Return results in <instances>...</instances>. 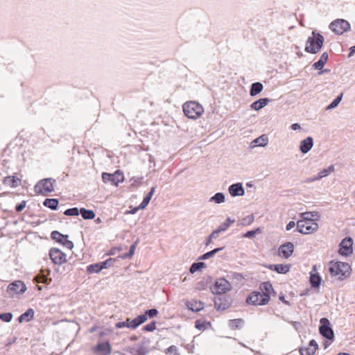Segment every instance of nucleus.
I'll return each mask as SVG.
<instances>
[{"label": "nucleus", "mask_w": 355, "mask_h": 355, "mask_svg": "<svg viewBox=\"0 0 355 355\" xmlns=\"http://www.w3.org/2000/svg\"><path fill=\"white\" fill-rule=\"evenodd\" d=\"M324 42L323 35L314 30L311 33V36L309 37L306 42L304 50L307 53L315 54L322 49Z\"/></svg>", "instance_id": "obj_1"}, {"label": "nucleus", "mask_w": 355, "mask_h": 355, "mask_svg": "<svg viewBox=\"0 0 355 355\" xmlns=\"http://www.w3.org/2000/svg\"><path fill=\"white\" fill-rule=\"evenodd\" d=\"M329 271L332 276H338V279L343 280L349 277L351 266L346 262L331 261Z\"/></svg>", "instance_id": "obj_2"}, {"label": "nucleus", "mask_w": 355, "mask_h": 355, "mask_svg": "<svg viewBox=\"0 0 355 355\" xmlns=\"http://www.w3.org/2000/svg\"><path fill=\"white\" fill-rule=\"evenodd\" d=\"M182 108L184 115L191 119L199 118L204 112L202 106L196 101H189L184 103Z\"/></svg>", "instance_id": "obj_3"}, {"label": "nucleus", "mask_w": 355, "mask_h": 355, "mask_svg": "<svg viewBox=\"0 0 355 355\" xmlns=\"http://www.w3.org/2000/svg\"><path fill=\"white\" fill-rule=\"evenodd\" d=\"M56 180L52 178L42 179L37 182L34 187L36 193L46 196L54 190Z\"/></svg>", "instance_id": "obj_4"}, {"label": "nucleus", "mask_w": 355, "mask_h": 355, "mask_svg": "<svg viewBox=\"0 0 355 355\" xmlns=\"http://www.w3.org/2000/svg\"><path fill=\"white\" fill-rule=\"evenodd\" d=\"M329 28L335 34L341 35L350 31L351 25L344 19H336L330 23Z\"/></svg>", "instance_id": "obj_5"}, {"label": "nucleus", "mask_w": 355, "mask_h": 355, "mask_svg": "<svg viewBox=\"0 0 355 355\" xmlns=\"http://www.w3.org/2000/svg\"><path fill=\"white\" fill-rule=\"evenodd\" d=\"M270 300V297L268 295H262L260 291H253L249 294L246 298V303L252 305H266Z\"/></svg>", "instance_id": "obj_6"}, {"label": "nucleus", "mask_w": 355, "mask_h": 355, "mask_svg": "<svg viewBox=\"0 0 355 355\" xmlns=\"http://www.w3.org/2000/svg\"><path fill=\"white\" fill-rule=\"evenodd\" d=\"M319 332L322 336L331 342L334 340V333L331 323L327 318H322L320 320Z\"/></svg>", "instance_id": "obj_7"}, {"label": "nucleus", "mask_w": 355, "mask_h": 355, "mask_svg": "<svg viewBox=\"0 0 355 355\" xmlns=\"http://www.w3.org/2000/svg\"><path fill=\"white\" fill-rule=\"evenodd\" d=\"M230 283L225 278L217 279L215 283L210 286L211 293L214 295H223L231 290Z\"/></svg>", "instance_id": "obj_8"}, {"label": "nucleus", "mask_w": 355, "mask_h": 355, "mask_svg": "<svg viewBox=\"0 0 355 355\" xmlns=\"http://www.w3.org/2000/svg\"><path fill=\"white\" fill-rule=\"evenodd\" d=\"M296 230L301 234H308L316 231L318 228V225L314 220H298L296 223Z\"/></svg>", "instance_id": "obj_9"}, {"label": "nucleus", "mask_w": 355, "mask_h": 355, "mask_svg": "<svg viewBox=\"0 0 355 355\" xmlns=\"http://www.w3.org/2000/svg\"><path fill=\"white\" fill-rule=\"evenodd\" d=\"M214 308L217 311H225L232 304V299L227 295H218L214 299Z\"/></svg>", "instance_id": "obj_10"}, {"label": "nucleus", "mask_w": 355, "mask_h": 355, "mask_svg": "<svg viewBox=\"0 0 355 355\" xmlns=\"http://www.w3.org/2000/svg\"><path fill=\"white\" fill-rule=\"evenodd\" d=\"M103 182H110L112 185L118 186L119 183L124 180L123 173L121 170H116L114 173L104 172L102 173Z\"/></svg>", "instance_id": "obj_11"}, {"label": "nucleus", "mask_w": 355, "mask_h": 355, "mask_svg": "<svg viewBox=\"0 0 355 355\" xmlns=\"http://www.w3.org/2000/svg\"><path fill=\"white\" fill-rule=\"evenodd\" d=\"M26 291V284L20 280L15 281L8 284L6 292L10 297L24 293Z\"/></svg>", "instance_id": "obj_12"}, {"label": "nucleus", "mask_w": 355, "mask_h": 355, "mask_svg": "<svg viewBox=\"0 0 355 355\" xmlns=\"http://www.w3.org/2000/svg\"><path fill=\"white\" fill-rule=\"evenodd\" d=\"M49 257L52 262L56 265H62L67 261V255L60 249L52 248L49 250Z\"/></svg>", "instance_id": "obj_13"}, {"label": "nucleus", "mask_w": 355, "mask_h": 355, "mask_svg": "<svg viewBox=\"0 0 355 355\" xmlns=\"http://www.w3.org/2000/svg\"><path fill=\"white\" fill-rule=\"evenodd\" d=\"M353 240L351 237H345L339 244L338 253L344 257H348L353 252Z\"/></svg>", "instance_id": "obj_14"}, {"label": "nucleus", "mask_w": 355, "mask_h": 355, "mask_svg": "<svg viewBox=\"0 0 355 355\" xmlns=\"http://www.w3.org/2000/svg\"><path fill=\"white\" fill-rule=\"evenodd\" d=\"M294 251V245L291 242H286L281 245L278 249V255L284 258H289Z\"/></svg>", "instance_id": "obj_15"}, {"label": "nucleus", "mask_w": 355, "mask_h": 355, "mask_svg": "<svg viewBox=\"0 0 355 355\" xmlns=\"http://www.w3.org/2000/svg\"><path fill=\"white\" fill-rule=\"evenodd\" d=\"M93 352L100 355H110L112 352V347L108 341L98 343L93 347Z\"/></svg>", "instance_id": "obj_16"}, {"label": "nucleus", "mask_w": 355, "mask_h": 355, "mask_svg": "<svg viewBox=\"0 0 355 355\" xmlns=\"http://www.w3.org/2000/svg\"><path fill=\"white\" fill-rule=\"evenodd\" d=\"M150 340L147 338H144L141 342L139 344L138 348L135 350V354L133 355H146L150 352Z\"/></svg>", "instance_id": "obj_17"}, {"label": "nucleus", "mask_w": 355, "mask_h": 355, "mask_svg": "<svg viewBox=\"0 0 355 355\" xmlns=\"http://www.w3.org/2000/svg\"><path fill=\"white\" fill-rule=\"evenodd\" d=\"M318 348L317 342L312 339L309 341L307 347H302L299 349L300 355H313Z\"/></svg>", "instance_id": "obj_18"}, {"label": "nucleus", "mask_w": 355, "mask_h": 355, "mask_svg": "<svg viewBox=\"0 0 355 355\" xmlns=\"http://www.w3.org/2000/svg\"><path fill=\"white\" fill-rule=\"evenodd\" d=\"M228 191L232 197L243 196L245 194L244 188L241 182L231 184L228 188Z\"/></svg>", "instance_id": "obj_19"}, {"label": "nucleus", "mask_w": 355, "mask_h": 355, "mask_svg": "<svg viewBox=\"0 0 355 355\" xmlns=\"http://www.w3.org/2000/svg\"><path fill=\"white\" fill-rule=\"evenodd\" d=\"M313 146V139L311 137H307L301 141L300 144V150L303 154L307 153L311 150Z\"/></svg>", "instance_id": "obj_20"}, {"label": "nucleus", "mask_w": 355, "mask_h": 355, "mask_svg": "<svg viewBox=\"0 0 355 355\" xmlns=\"http://www.w3.org/2000/svg\"><path fill=\"white\" fill-rule=\"evenodd\" d=\"M270 101H272V99L268 98H259L251 103L250 108L253 110L259 111L266 106Z\"/></svg>", "instance_id": "obj_21"}, {"label": "nucleus", "mask_w": 355, "mask_h": 355, "mask_svg": "<svg viewBox=\"0 0 355 355\" xmlns=\"http://www.w3.org/2000/svg\"><path fill=\"white\" fill-rule=\"evenodd\" d=\"M268 269L279 274H286L291 268L289 264H270L266 266Z\"/></svg>", "instance_id": "obj_22"}, {"label": "nucleus", "mask_w": 355, "mask_h": 355, "mask_svg": "<svg viewBox=\"0 0 355 355\" xmlns=\"http://www.w3.org/2000/svg\"><path fill=\"white\" fill-rule=\"evenodd\" d=\"M2 182L4 185L10 186L12 188H15L21 184V180L15 175L5 177Z\"/></svg>", "instance_id": "obj_23"}, {"label": "nucleus", "mask_w": 355, "mask_h": 355, "mask_svg": "<svg viewBox=\"0 0 355 355\" xmlns=\"http://www.w3.org/2000/svg\"><path fill=\"white\" fill-rule=\"evenodd\" d=\"M186 306L188 309L193 312H198L204 309V303L201 301H187L186 302Z\"/></svg>", "instance_id": "obj_24"}, {"label": "nucleus", "mask_w": 355, "mask_h": 355, "mask_svg": "<svg viewBox=\"0 0 355 355\" xmlns=\"http://www.w3.org/2000/svg\"><path fill=\"white\" fill-rule=\"evenodd\" d=\"M328 58V53L327 52L322 53V55H320V59L313 64L312 67L314 69L321 70L327 63Z\"/></svg>", "instance_id": "obj_25"}, {"label": "nucleus", "mask_w": 355, "mask_h": 355, "mask_svg": "<svg viewBox=\"0 0 355 355\" xmlns=\"http://www.w3.org/2000/svg\"><path fill=\"white\" fill-rule=\"evenodd\" d=\"M35 311L33 309H28L24 313L21 314L17 320L21 323L23 322H30L34 318Z\"/></svg>", "instance_id": "obj_26"}, {"label": "nucleus", "mask_w": 355, "mask_h": 355, "mask_svg": "<svg viewBox=\"0 0 355 355\" xmlns=\"http://www.w3.org/2000/svg\"><path fill=\"white\" fill-rule=\"evenodd\" d=\"M263 89V85L261 83H260V82L253 83L250 85V95L251 96H256L257 95H258L259 94H260L262 92Z\"/></svg>", "instance_id": "obj_27"}, {"label": "nucleus", "mask_w": 355, "mask_h": 355, "mask_svg": "<svg viewBox=\"0 0 355 355\" xmlns=\"http://www.w3.org/2000/svg\"><path fill=\"white\" fill-rule=\"evenodd\" d=\"M259 289L261 290L260 293L262 295H268L270 297V293L274 292V289L272 288V285L270 282H264L260 284Z\"/></svg>", "instance_id": "obj_28"}, {"label": "nucleus", "mask_w": 355, "mask_h": 355, "mask_svg": "<svg viewBox=\"0 0 355 355\" xmlns=\"http://www.w3.org/2000/svg\"><path fill=\"white\" fill-rule=\"evenodd\" d=\"M59 201L57 198H46L43 202V205L51 210H57Z\"/></svg>", "instance_id": "obj_29"}, {"label": "nucleus", "mask_w": 355, "mask_h": 355, "mask_svg": "<svg viewBox=\"0 0 355 355\" xmlns=\"http://www.w3.org/2000/svg\"><path fill=\"white\" fill-rule=\"evenodd\" d=\"M244 320L241 318L230 320L228 326L231 329H240L244 325Z\"/></svg>", "instance_id": "obj_30"}, {"label": "nucleus", "mask_w": 355, "mask_h": 355, "mask_svg": "<svg viewBox=\"0 0 355 355\" xmlns=\"http://www.w3.org/2000/svg\"><path fill=\"white\" fill-rule=\"evenodd\" d=\"M146 321V318H145L144 315H142V314L139 315L137 316L135 318H134L132 320L131 319V322H130L131 324L130 329H135L139 325H141Z\"/></svg>", "instance_id": "obj_31"}, {"label": "nucleus", "mask_w": 355, "mask_h": 355, "mask_svg": "<svg viewBox=\"0 0 355 355\" xmlns=\"http://www.w3.org/2000/svg\"><path fill=\"white\" fill-rule=\"evenodd\" d=\"M79 214L81 215L84 220H92L95 218V212L92 209H87L85 208H80Z\"/></svg>", "instance_id": "obj_32"}, {"label": "nucleus", "mask_w": 355, "mask_h": 355, "mask_svg": "<svg viewBox=\"0 0 355 355\" xmlns=\"http://www.w3.org/2000/svg\"><path fill=\"white\" fill-rule=\"evenodd\" d=\"M67 234H63L57 230H54L51 233V238L57 243H62L65 239H68Z\"/></svg>", "instance_id": "obj_33"}, {"label": "nucleus", "mask_w": 355, "mask_h": 355, "mask_svg": "<svg viewBox=\"0 0 355 355\" xmlns=\"http://www.w3.org/2000/svg\"><path fill=\"white\" fill-rule=\"evenodd\" d=\"M321 277L318 273H310V284L313 288H318L321 284Z\"/></svg>", "instance_id": "obj_34"}, {"label": "nucleus", "mask_w": 355, "mask_h": 355, "mask_svg": "<svg viewBox=\"0 0 355 355\" xmlns=\"http://www.w3.org/2000/svg\"><path fill=\"white\" fill-rule=\"evenodd\" d=\"M155 187H152L150 188V191L146 194V196L144 198L142 202L140 203V207H144L145 209L148 206L152 198L153 195L155 191Z\"/></svg>", "instance_id": "obj_35"}, {"label": "nucleus", "mask_w": 355, "mask_h": 355, "mask_svg": "<svg viewBox=\"0 0 355 355\" xmlns=\"http://www.w3.org/2000/svg\"><path fill=\"white\" fill-rule=\"evenodd\" d=\"M224 249V247H221V248H215L209 252H207L205 254H203L202 255H201L200 257H198V260H206V259H208L212 257H214L216 253H218V252L223 250Z\"/></svg>", "instance_id": "obj_36"}, {"label": "nucleus", "mask_w": 355, "mask_h": 355, "mask_svg": "<svg viewBox=\"0 0 355 355\" xmlns=\"http://www.w3.org/2000/svg\"><path fill=\"white\" fill-rule=\"evenodd\" d=\"M252 143H254V146H256L264 147L268 143V138L267 135H262L261 136H260L258 138L255 139L252 141Z\"/></svg>", "instance_id": "obj_37"}, {"label": "nucleus", "mask_w": 355, "mask_h": 355, "mask_svg": "<svg viewBox=\"0 0 355 355\" xmlns=\"http://www.w3.org/2000/svg\"><path fill=\"white\" fill-rule=\"evenodd\" d=\"M102 270L103 268L101 267V264H100V262L94 264H90L87 267V272L89 274L98 273Z\"/></svg>", "instance_id": "obj_38"}, {"label": "nucleus", "mask_w": 355, "mask_h": 355, "mask_svg": "<svg viewBox=\"0 0 355 355\" xmlns=\"http://www.w3.org/2000/svg\"><path fill=\"white\" fill-rule=\"evenodd\" d=\"M234 219H232L230 217H228L225 222L218 227L217 229L220 230V232H225L231 226V225L234 223Z\"/></svg>", "instance_id": "obj_39"}, {"label": "nucleus", "mask_w": 355, "mask_h": 355, "mask_svg": "<svg viewBox=\"0 0 355 355\" xmlns=\"http://www.w3.org/2000/svg\"><path fill=\"white\" fill-rule=\"evenodd\" d=\"M225 200V196L223 193L218 192L215 193L212 197L210 198V202H214L216 204H220L224 202Z\"/></svg>", "instance_id": "obj_40"}, {"label": "nucleus", "mask_w": 355, "mask_h": 355, "mask_svg": "<svg viewBox=\"0 0 355 355\" xmlns=\"http://www.w3.org/2000/svg\"><path fill=\"white\" fill-rule=\"evenodd\" d=\"M206 266L205 263L202 261L194 262L191 264L189 268V272L191 274L204 268Z\"/></svg>", "instance_id": "obj_41"}, {"label": "nucleus", "mask_w": 355, "mask_h": 355, "mask_svg": "<svg viewBox=\"0 0 355 355\" xmlns=\"http://www.w3.org/2000/svg\"><path fill=\"white\" fill-rule=\"evenodd\" d=\"M334 170H335L334 166L331 164L329 166H328L327 168H324L322 171H320L318 173V178H319L320 180L324 177H327L331 172L334 171Z\"/></svg>", "instance_id": "obj_42"}, {"label": "nucleus", "mask_w": 355, "mask_h": 355, "mask_svg": "<svg viewBox=\"0 0 355 355\" xmlns=\"http://www.w3.org/2000/svg\"><path fill=\"white\" fill-rule=\"evenodd\" d=\"M208 327H211L210 322L202 321L201 320H197L195 322V327L200 331H204L207 329Z\"/></svg>", "instance_id": "obj_43"}, {"label": "nucleus", "mask_w": 355, "mask_h": 355, "mask_svg": "<svg viewBox=\"0 0 355 355\" xmlns=\"http://www.w3.org/2000/svg\"><path fill=\"white\" fill-rule=\"evenodd\" d=\"M137 243L138 241H135L133 244L130 245L128 252L119 256V257L123 259L131 258L135 254V248Z\"/></svg>", "instance_id": "obj_44"}, {"label": "nucleus", "mask_w": 355, "mask_h": 355, "mask_svg": "<svg viewBox=\"0 0 355 355\" xmlns=\"http://www.w3.org/2000/svg\"><path fill=\"white\" fill-rule=\"evenodd\" d=\"M158 313H159V312H158L157 309L153 308V309H147L146 311H145L144 313L142 314V315H144L147 320L148 318H153L156 317L158 315Z\"/></svg>", "instance_id": "obj_45"}, {"label": "nucleus", "mask_w": 355, "mask_h": 355, "mask_svg": "<svg viewBox=\"0 0 355 355\" xmlns=\"http://www.w3.org/2000/svg\"><path fill=\"white\" fill-rule=\"evenodd\" d=\"M343 98V94L338 95L327 107V110H332L338 106Z\"/></svg>", "instance_id": "obj_46"}, {"label": "nucleus", "mask_w": 355, "mask_h": 355, "mask_svg": "<svg viewBox=\"0 0 355 355\" xmlns=\"http://www.w3.org/2000/svg\"><path fill=\"white\" fill-rule=\"evenodd\" d=\"M80 209L78 207H73L66 209L64 214L68 216H75L79 215Z\"/></svg>", "instance_id": "obj_47"}, {"label": "nucleus", "mask_w": 355, "mask_h": 355, "mask_svg": "<svg viewBox=\"0 0 355 355\" xmlns=\"http://www.w3.org/2000/svg\"><path fill=\"white\" fill-rule=\"evenodd\" d=\"M131 322V319L128 318H126V320L125 321H121V322H119L117 323H116L115 324V327L116 329H121V328H123V327H127V328H129L130 329V322Z\"/></svg>", "instance_id": "obj_48"}, {"label": "nucleus", "mask_w": 355, "mask_h": 355, "mask_svg": "<svg viewBox=\"0 0 355 355\" xmlns=\"http://www.w3.org/2000/svg\"><path fill=\"white\" fill-rule=\"evenodd\" d=\"M116 261V259L114 258H110L106 259L104 261L100 262V264H101V267L103 269L107 268V267H110L114 265V262Z\"/></svg>", "instance_id": "obj_49"}, {"label": "nucleus", "mask_w": 355, "mask_h": 355, "mask_svg": "<svg viewBox=\"0 0 355 355\" xmlns=\"http://www.w3.org/2000/svg\"><path fill=\"white\" fill-rule=\"evenodd\" d=\"M156 329V322L151 321L149 324L144 325L142 330L145 331H153Z\"/></svg>", "instance_id": "obj_50"}, {"label": "nucleus", "mask_w": 355, "mask_h": 355, "mask_svg": "<svg viewBox=\"0 0 355 355\" xmlns=\"http://www.w3.org/2000/svg\"><path fill=\"white\" fill-rule=\"evenodd\" d=\"M12 319V314L10 312L0 313V320L5 322H9Z\"/></svg>", "instance_id": "obj_51"}, {"label": "nucleus", "mask_w": 355, "mask_h": 355, "mask_svg": "<svg viewBox=\"0 0 355 355\" xmlns=\"http://www.w3.org/2000/svg\"><path fill=\"white\" fill-rule=\"evenodd\" d=\"M314 214L313 212L306 211L301 214V219L300 220H305L308 222V220H313L312 218Z\"/></svg>", "instance_id": "obj_52"}, {"label": "nucleus", "mask_w": 355, "mask_h": 355, "mask_svg": "<svg viewBox=\"0 0 355 355\" xmlns=\"http://www.w3.org/2000/svg\"><path fill=\"white\" fill-rule=\"evenodd\" d=\"M253 221H254L253 215H248L242 219L241 224L242 225H250L251 223H252Z\"/></svg>", "instance_id": "obj_53"}, {"label": "nucleus", "mask_w": 355, "mask_h": 355, "mask_svg": "<svg viewBox=\"0 0 355 355\" xmlns=\"http://www.w3.org/2000/svg\"><path fill=\"white\" fill-rule=\"evenodd\" d=\"M259 232V228L254 230H250V231L246 232L243 235V236L245 238L252 239V238L254 237L256 234L258 233Z\"/></svg>", "instance_id": "obj_54"}, {"label": "nucleus", "mask_w": 355, "mask_h": 355, "mask_svg": "<svg viewBox=\"0 0 355 355\" xmlns=\"http://www.w3.org/2000/svg\"><path fill=\"white\" fill-rule=\"evenodd\" d=\"M35 280L37 283L44 284L47 282L48 278L44 275L38 274L35 277Z\"/></svg>", "instance_id": "obj_55"}, {"label": "nucleus", "mask_w": 355, "mask_h": 355, "mask_svg": "<svg viewBox=\"0 0 355 355\" xmlns=\"http://www.w3.org/2000/svg\"><path fill=\"white\" fill-rule=\"evenodd\" d=\"M26 205V202L25 200H22L20 203L15 206V211L17 212H21L25 208Z\"/></svg>", "instance_id": "obj_56"}, {"label": "nucleus", "mask_w": 355, "mask_h": 355, "mask_svg": "<svg viewBox=\"0 0 355 355\" xmlns=\"http://www.w3.org/2000/svg\"><path fill=\"white\" fill-rule=\"evenodd\" d=\"M61 244L69 250H71L73 248V242L68 240V239H65Z\"/></svg>", "instance_id": "obj_57"}, {"label": "nucleus", "mask_w": 355, "mask_h": 355, "mask_svg": "<svg viewBox=\"0 0 355 355\" xmlns=\"http://www.w3.org/2000/svg\"><path fill=\"white\" fill-rule=\"evenodd\" d=\"M166 352L170 354L175 355L178 354V347L175 345H171L167 348Z\"/></svg>", "instance_id": "obj_58"}, {"label": "nucleus", "mask_w": 355, "mask_h": 355, "mask_svg": "<svg viewBox=\"0 0 355 355\" xmlns=\"http://www.w3.org/2000/svg\"><path fill=\"white\" fill-rule=\"evenodd\" d=\"M232 277L238 281H241L244 278L243 275L239 272H233L232 274Z\"/></svg>", "instance_id": "obj_59"}, {"label": "nucleus", "mask_w": 355, "mask_h": 355, "mask_svg": "<svg viewBox=\"0 0 355 355\" xmlns=\"http://www.w3.org/2000/svg\"><path fill=\"white\" fill-rule=\"evenodd\" d=\"M220 230H218V229H216L215 230H214L209 236L212 239H216L219 234H220Z\"/></svg>", "instance_id": "obj_60"}, {"label": "nucleus", "mask_w": 355, "mask_h": 355, "mask_svg": "<svg viewBox=\"0 0 355 355\" xmlns=\"http://www.w3.org/2000/svg\"><path fill=\"white\" fill-rule=\"evenodd\" d=\"M144 207H140V205L137 207L132 208L130 211H128V213L130 214H136L139 210L144 209Z\"/></svg>", "instance_id": "obj_61"}, {"label": "nucleus", "mask_w": 355, "mask_h": 355, "mask_svg": "<svg viewBox=\"0 0 355 355\" xmlns=\"http://www.w3.org/2000/svg\"><path fill=\"white\" fill-rule=\"evenodd\" d=\"M207 282L200 281L197 284V288L198 290H204Z\"/></svg>", "instance_id": "obj_62"}, {"label": "nucleus", "mask_w": 355, "mask_h": 355, "mask_svg": "<svg viewBox=\"0 0 355 355\" xmlns=\"http://www.w3.org/2000/svg\"><path fill=\"white\" fill-rule=\"evenodd\" d=\"M121 249V248H111L107 252V255H114L116 252V251H120Z\"/></svg>", "instance_id": "obj_63"}, {"label": "nucleus", "mask_w": 355, "mask_h": 355, "mask_svg": "<svg viewBox=\"0 0 355 355\" xmlns=\"http://www.w3.org/2000/svg\"><path fill=\"white\" fill-rule=\"evenodd\" d=\"M295 223L293 220L290 221L286 226V230L287 231H289L291 230V229H293L295 226Z\"/></svg>", "instance_id": "obj_64"}]
</instances>
